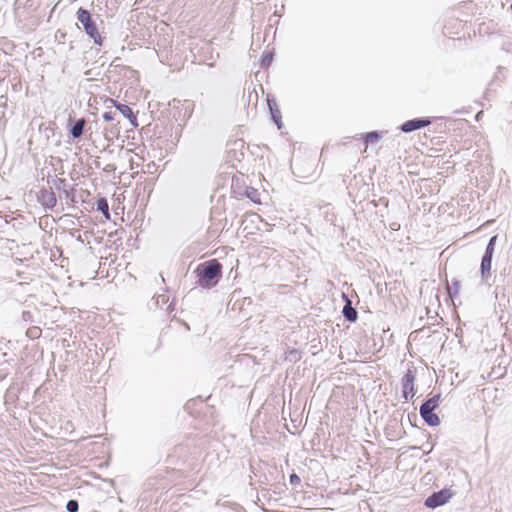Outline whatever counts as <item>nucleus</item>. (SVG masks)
Returning a JSON list of instances; mask_svg holds the SVG:
<instances>
[{"mask_svg": "<svg viewBox=\"0 0 512 512\" xmlns=\"http://www.w3.org/2000/svg\"><path fill=\"white\" fill-rule=\"evenodd\" d=\"M222 268L217 259L200 263L194 270L199 286L207 289L216 286L222 277Z\"/></svg>", "mask_w": 512, "mask_h": 512, "instance_id": "1", "label": "nucleus"}, {"mask_svg": "<svg viewBox=\"0 0 512 512\" xmlns=\"http://www.w3.org/2000/svg\"><path fill=\"white\" fill-rule=\"evenodd\" d=\"M441 397L440 395H434L425 401L420 407V415L423 420L430 426H438L440 424V419L437 414L434 413V410L438 408Z\"/></svg>", "mask_w": 512, "mask_h": 512, "instance_id": "2", "label": "nucleus"}, {"mask_svg": "<svg viewBox=\"0 0 512 512\" xmlns=\"http://www.w3.org/2000/svg\"><path fill=\"white\" fill-rule=\"evenodd\" d=\"M77 19L83 25L85 32L94 40V42L101 45L102 37L96 24L92 20L89 11L84 8H79L77 11Z\"/></svg>", "mask_w": 512, "mask_h": 512, "instance_id": "3", "label": "nucleus"}, {"mask_svg": "<svg viewBox=\"0 0 512 512\" xmlns=\"http://www.w3.org/2000/svg\"><path fill=\"white\" fill-rule=\"evenodd\" d=\"M454 493L449 488H444L438 492L433 493L425 500V506L431 509H435L439 506L446 504Z\"/></svg>", "mask_w": 512, "mask_h": 512, "instance_id": "4", "label": "nucleus"}, {"mask_svg": "<svg viewBox=\"0 0 512 512\" xmlns=\"http://www.w3.org/2000/svg\"><path fill=\"white\" fill-rule=\"evenodd\" d=\"M415 379L416 371L413 369H408L402 377V393L406 401L412 399L416 393L414 388Z\"/></svg>", "mask_w": 512, "mask_h": 512, "instance_id": "5", "label": "nucleus"}, {"mask_svg": "<svg viewBox=\"0 0 512 512\" xmlns=\"http://www.w3.org/2000/svg\"><path fill=\"white\" fill-rule=\"evenodd\" d=\"M497 236H493L486 248L485 254L481 261V273L482 276H486L490 273L491 267H492V257L494 254V245L496 241Z\"/></svg>", "mask_w": 512, "mask_h": 512, "instance_id": "6", "label": "nucleus"}, {"mask_svg": "<svg viewBox=\"0 0 512 512\" xmlns=\"http://www.w3.org/2000/svg\"><path fill=\"white\" fill-rule=\"evenodd\" d=\"M430 120L428 119H413L404 122L401 126V130L403 132H412L414 130L420 129L422 127L428 126L430 124Z\"/></svg>", "mask_w": 512, "mask_h": 512, "instance_id": "7", "label": "nucleus"}, {"mask_svg": "<svg viewBox=\"0 0 512 512\" xmlns=\"http://www.w3.org/2000/svg\"><path fill=\"white\" fill-rule=\"evenodd\" d=\"M107 102L111 103L126 118L132 116L133 111L128 105L121 104L116 100L109 98Z\"/></svg>", "mask_w": 512, "mask_h": 512, "instance_id": "8", "label": "nucleus"}, {"mask_svg": "<svg viewBox=\"0 0 512 512\" xmlns=\"http://www.w3.org/2000/svg\"><path fill=\"white\" fill-rule=\"evenodd\" d=\"M343 315L351 322H354L357 319V311L351 306V302L349 300L343 308Z\"/></svg>", "mask_w": 512, "mask_h": 512, "instance_id": "9", "label": "nucleus"}, {"mask_svg": "<svg viewBox=\"0 0 512 512\" xmlns=\"http://www.w3.org/2000/svg\"><path fill=\"white\" fill-rule=\"evenodd\" d=\"M268 105H269V109L271 111L273 120L275 121V123L280 128L281 127V113H280V110L278 109V107H277L275 102H272V101L268 100Z\"/></svg>", "mask_w": 512, "mask_h": 512, "instance_id": "10", "label": "nucleus"}, {"mask_svg": "<svg viewBox=\"0 0 512 512\" xmlns=\"http://www.w3.org/2000/svg\"><path fill=\"white\" fill-rule=\"evenodd\" d=\"M85 120L79 119L74 126L71 129V135L73 138H79L83 134L84 126H85Z\"/></svg>", "mask_w": 512, "mask_h": 512, "instance_id": "11", "label": "nucleus"}, {"mask_svg": "<svg viewBox=\"0 0 512 512\" xmlns=\"http://www.w3.org/2000/svg\"><path fill=\"white\" fill-rule=\"evenodd\" d=\"M97 210L102 212L103 215L105 216V218L107 220L110 219V213H109V205H108V202L105 198H100L97 200Z\"/></svg>", "mask_w": 512, "mask_h": 512, "instance_id": "12", "label": "nucleus"}, {"mask_svg": "<svg viewBox=\"0 0 512 512\" xmlns=\"http://www.w3.org/2000/svg\"><path fill=\"white\" fill-rule=\"evenodd\" d=\"M247 197L250 198L254 203L260 204V197L256 189L247 191Z\"/></svg>", "mask_w": 512, "mask_h": 512, "instance_id": "13", "label": "nucleus"}, {"mask_svg": "<svg viewBox=\"0 0 512 512\" xmlns=\"http://www.w3.org/2000/svg\"><path fill=\"white\" fill-rule=\"evenodd\" d=\"M66 508L69 512H77L79 509L78 502L76 500H69Z\"/></svg>", "mask_w": 512, "mask_h": 512, "instance_id": "14", "label": "nucleus"}, {"mask_svg": "<svg viewBox=\"0 0 512 512\" xmlns=\"http://www.w3.org/2000/svg\"><path fill=\"white\" fill-rule=\"evenodd\" d=\"M379 138V135L377 134V132H369L365 135V142L366 143H370V142H375L377 141Z\"/></svg>", "mask_w": 512, "mask_h": 512, "instance_id": "15", "label": "nucleus"}, {"mask_svg": "<svg viewBox=\"0 0 512 512\" xmlns=\"http://www.w3.org/2000/svg\"><path fill=\"white\" fill-rule=\"evenodd\" d=\"M41 331L39 330V328L37 327H34V328H30L28 331H27V335L30 337V338H37L39 337Z\"/></svg>", "mask_w": 512, "mask_h": 512, "instance_id": "16", "label": "nucleus"}, {"mask_svg": "<svg viewBox=\"0 0 512 512\" xmlns=\"http://www.w3.org/2000/svg\"><path fill=\"white\" fill-rule=\"evenodd\" d=\"M300 482H301V479L297 474L293 473L290 475V483L292 485H299Z\"/></svg>", "mask_w": 512, "mask_h": 512, "instance_id": "17", "label": "nucleus"}, {"mask_svg": "<svg viewBox=\"0 0 512 512\" xmlns=\"http://www.w3.org/2000/svg\"><path fill=\"white\" fill-rule=\"evenodd\" d=\"M130 122V124L134 127V128H137L138 127V120H137V116L133 113L132 116H130L129 118H127Z\"/></svg>", "mask_w": 512, "mask_h": 512, "instance_id": "18", "label": "nucleus"}, {"mask_svg": "<svg viewBox=\"0 0 512 512\" xmlns=\"http://www.w3.org/2000/svg\"><path fill=\"white\" fill-rule=\"evenodd\" d=\"M102 117L106 122H110L114 119L113 114L111 112L103 113Z\"/></svg>", "mask_w": 512, "mask_h": 512, "instance_id": "19", "label": "nucleus"}]
</instances>
